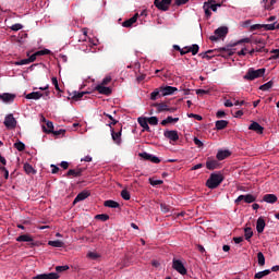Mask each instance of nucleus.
<instances>
[{
	"mask_svg": "<svg viewBox=\"0 0 279 279\" xmlns=\"http://www.w3.org/2000/svg\"><path fill=\"white\" fill-rule=\"evenodd\" d=\"M84 171H86V168L76 167L75 169H70L65 175L66 178H82V173H84Z\"/></svg>",
	"mask_w": 279,
	"mask_h": 279,
	"instance_id": "obj_6",
	"label": "nucleus"
},
{
	"mask_svg": "<svg viewBox=\"0 0 279 279\" xmlns=\"http://www.w3.org/2000/svg\"><path fill=\"white\" fill-rule=\"evenodd\" d=\"M214 34L215 35H211L209 37V40H211V43H217V40H219V38H226V36H228V27L220 26L214 32Z\"/></svg>",
	"mask_w": 279,
	"mask_h": 279,
	"instance_id": "obj_3",
	"label": "nucleus"
},
{
	"mask_svg": "<svg viewBox=\"0 0 279 279\" xmlns=\"http://www.w3.org/2000/svg\"><path fill=\"white\" fill-rule=\"evenodd\" d=\"M257 260H258L259 267H264V265H265V255L263 254V252L257 253Z\"/></svg>",
	"mask_w": 279,
	"mask_h": 279,
	"instance_id": "obj_39",
	"label": "nucleus"
},
{
	"mask_svg": "<svg viewBox=\"0 0 279 279\" xmlns=\"http://www.w3.org/2000/svg\"><path fill=\"white\" fill-rule=\"evenodd\" d=\"M248 130H252L253 132H256V134H263L265 132V128L258 124V122H253L250 126Z\"/></svg>",
	"mask_w": 279,
	"mask_h": 279,
	"instance_id": "obj_21",
	"label": "nucleus"
},
{
	"mask_svg": "<svg viewBox=\"0 0 279 279\" xmlns=\"http://www.w3.org/2000/svg\"><path fill=\"white\" fill-rule=\"evenodd\" d=\"M0 171L4 174L5 180H8V178H10V171H8V168L5 166H1Z\"/></svg>",
	"mask_w": 279,
	"mask_h": 279,
	"instance_id": "obj_49",
	"label": "nucleus"
},
{
	"mask_svg": "<svg viewBox=\"0 0 279 279\" xmlns=\"http://www.w3.org/2000/svg\"><path fill=\"white\" fill-rule=\"evenodd\" d=\"M277 2L278 0H270V3L265 4V10H268L270 12L271 10H274V5H276Z\"/></svg>",
	"mask_w": 279,
	"mask_h": 279,
	"instance_id": "obj_47",
	"label": "nucleus"
},
{
	"mask_svg": "<svg viewBox=\"0 0 279 279\" xmlns=\"http://www.w3.org/2000/svg\"><path fill=\"white\" fill-rule=\"evenodd\" d=\"M87 197H90V192L87 190H84L76 195V197L73 201V204L75 205L78 202H84V199H87Z\"/></svg>",
	"mask_w": 279,
	"mask_h": 279,
	"instance_id": "obj_11",
	"label": "nucleus"
},
{
	"mask_svg": "<svg viewBox=\"0 0 279 279\" xmlns=\"http://www.w3.org/2000/svg\"><path fill=\"white\" fill-rule=\"evenodd\" d=\"M208 53H213V50H208L207 52L199 53V57L206 60H210V56Z\"/></svg>",
	"mask_w": 279,
	"mask_h": 279,
	"instance_id": "obj_61",
	"label": "nucleus"
},
{
	"mask_svg": "<svg viewBox=\"0 0 279 279\" xmlns=\"http://www.w3.org/2000/svg\"><path fill=\"white\" fill-rule=\"evenodd\" d=\"M68 269H69V266H57L56 267V271L58 272V274H62V271H68Z\"/></svg>",
	"mask_w": 279,
	"mask_h": 279,
	"instance_id": "obj_55",
	"label": "nucleus"
},
{
	"mask_svg": "<svg viewBox=\"0 0 279 279\" xmlns=\"http://www.w3.org/2000/svg\"><path fill=\"white\" fill-rule=\"evenodd\" d=\"M263 202H266L267 204H276V202H278V196L275 194H266L263 197Z\"/></svg>",
	"mask_w": 279,
	"mask_h": 279,
	"instance_id": "obj_23",
	"label": "nucleus"
},
{
	"mask_svg": "<svg viewBox=\"0 0 279 279\" xmlns=\"http://www.w3.org/2000/svg\"><path fill=\"white\" fill-rule=\"evenodd\" d=\"M231 156L230 150H219L216 155L217 160H226V158H229Z\"/></svg>",
	"mask_w": 279,
	"mask_h": 279,
	"instance_id": "obj_25",
	"label": "nucleus"
},
{
	"mask_svg": "<svg viewBox=\"0 0 279 279\" xmlns=\"http://www.w3.org/2000/svg\"><path fill=\"white\" fill-rule=\"evenodd\" d=\"M160 95L162 96V93H160V90L155 89L151 94H150V99L151 101H156V99H158V97H160Z\"/></svg>",
	"mask_w": 279,
	"mask_h": 279,
	"instance_id": "obj_42",
	"label": "nucleus"
},
{
	"mask_svg": "<svg viewBox=\"0 0 279 279\" xmlns=\"http://www.w3.org/2000/svg\"><path fill=\"white\" fill-rule=\"evenodd\" d=\"M172 269H174V271H178V274H181V276H186V267H184V264L180 259L173 258Z\"/></svg>",
	"mask_w": 279,
	"mask_h": 279,
	"instance_id": "obj_4",
	"label": "nucleus"
},
{
	"mask_svg": "<svg viewBox=\"0 0 279 279\" xmlns=\"http://www.w3.org/2000/svg\"><path fill=\"white\" fill-rule=\"evenodd\" d=\"M149 183L151 184V186H159L160 184L163 183V181L149 179Z\"/></svg>",
	"mask_w": 279,
	"mask_h": 279,
	"instance_id": "obj_56",
	"label": "nucleus"
},
{
	"mask_svg": "<svg viewBox=\"0 0 279 279\" xmlns=\"http://www.w3.org/2000/svg\"><path fill=\"white\" fill-rule=\"evenodd\" d=\"M87 257L90 258L92 260H97V258L99 257V254H97L95 252H89L87 254Z\"/></svg>",
	"mask_w": 279,
	"mask_h": 279,
	"instance_id": "obj_58",
	"label": "nucleus"
},
{
	"mask_svg": "<svg viewBox=\"0 0 279 279\" xmlns=\"http://www.w3.org/2000/svg\"><path fill=\"white\" fill-rule=\"evenodd\" d=\"M16 241L19 243H32V241H34L33 238H31L29 234H23L16 238Z\"/></svg>",
	"mask_w": 279,
	"mask_h": 279,
	"instance_id": "obj_27",
	"label": "nucleus"
},
{
	"mask_svg": "<svg viewBox=\"0 0 279 279\" xmlns=\"http://www.w3.org/2000/svg\"><path fill=\"white\" fill-rule=\"evenodd\" d=\"M178 121H180V118H173L171 116H169L167 119L161 121V125H169V123H178Z\"/></svg>",
	"mask_w": 279,
	"mask_h": 279,
	"instance_id": "obj_30",
	"label": "nucleus"
},
{
	"mask_svg": "<svg viewBox=\"0 0 279 279\" xmlns=\"http://www.w3.org/2000/svg\"><path fill=\"white\" fill-rule=\"evenodd\" d=\"M157 112H167L169 109V106L165 102L156 104Z\"/></svg>",
	"mask_w": 279,
	"mask_h": 279,
	"instance_id": "obj_35",
	"label": "nucleus"
},
{
	"mask_svg": "<svg viewBox=\"0 0 279 279\" xmlns=\"http://www.w3.org/2000/svg\"><path fill=\"white\" fill-rule=\"evenodd\" d=\"M228 120H218L216 121V130L220 131V130H226V128H228Z\"/></svg>",
	"mask_w": 279,
	"mask_h": 279,
	"instance_id": "obj_28",
	"label": "nucleus"
},
{
	"mask_svg": "<svg viewBox=\"0 0 279 279\" xmlns=\"http://www.w3.org/2000/svg\"><path fill=\"white\" fill-rule=\"evenodd\" d=\"M138 156L140 158H143L144 160H148L150 162L153 155L148 153H140Z\"/></svg>",
	"mask_w": 279,
	"mask_h": 279,
	"instance_id": "obj_48",
	"label": "nucleus"
},
{
	"mask_svg": "<svg viewBox=\"0 0 279 279\" xmlns=\"http://www.w3.org/2000/svg\"><path fill=\"white\" fill-rule=\"evenodd\" d=\"M206 167L209 171H215V169H219V161L217 160H213V159H208L206 161Z\"/></svg>",
	"mask_w": 279,
	"mask_h": 279,
	"instance_id": "obj_22",
	"label": "nucleus"
},
{
	"mask_svg": "<svg viewBox=\"0 0 279 279\" xmlns=\"http://www.w3.org/2000/svg\"><path fill=\"white\" fill-rule=\"evenodd\" d=\"M194 144L198 147H204V142L197 137H194Z\"/></svg>",
	"mask_w": 279,
	"mask_h": 279,
	"instance_id": "obj_64",
	"label": "nucleus"
},
{
	"mask_svg": "<svg viewBox=\"0 0 279 279\" xmlns=\"http://www.w3.org/2000/svg\"><path fill=\"white\" fill-rule=\"evenodd\" d=\"M52 134L54 136H64V134H66V130L61 129V130H58V131H53Z\"/></svg>",
	"mask_w": 279,
	"mask_h": 279,
	"instance_id": "obj_53",
	"label": "nucleus"
},
{
	"mask_svg": "<svg viewBox=\"0 0 279 279\" xmlns=\"http://www.w3.org/2000/svg\"><path fill=\"white\" fill-rule=\"evenodd\" d=\"M48 245H50L51 247H64V242L60 240L49 241Z\"/></svg>",
	"mask_w": 279,
	"mask_h": 279,
	"instance_id": "obj_37",
	"label": "nucleus"
},
{
	"mask_svg": "<svg viewBox=\"0 0 279 279\" xmlns=\"http://www.w3.org/2000/svg\"><path fill=\"white\" fill-rule=\"evenodd\" d=\"M15 66H23L25 64H31L29 59H22L20 61L14 62Z\"/></svg>",
	"mask_w": 279,
	"mask_h": 279,
	"instance_id": "obj_46",
	"label": "nucleus"
},
{
	"mask_svg": "<svg viewBox=\"0 0 279 279\" xmlns=\"http://www.w3.org/2000/svg\"><path fill=\"white\" fill-rule=\"evenodd\" d=\"M52 84L54 85L56 90L62 93V89H60V85L58 84V77H52Z\"/></svg>",
	"mask_w": 279,
	"mask_h": 279,
	"instance_id": "obj_57",
	"label": "nucleus"
},
{
	"mask_svg": "<svg viewBox=\"0 0 279 279\" xmlns=\"http://www.w3.org/2000/svg\"><path fill=\"white\" fill-rule=\"evenodd\" d=\"M270 53H272V56L270 57V60H278L279 49L271 50Z\"/></svg>",
	"mask_w": 279,
	"mask_h": 279,
	"instance_id": "obj_52",
	"label": "nucleus"
},
{
	"mask_svg": "<svg viewBox=\"0 0 279 279\" xmlns=\"http://www.w3.org/2000/svg\"><path fill=\"white\" fill-rule=\"evenodd\" d=\"M47 128L44 126V131L47 133V134H52L53 132V122L51 121H48L46 123Z\"/></svg>",
	"mask_w": 279,
	"mask_h": 279,
	"instance_id": "obj_40",
	"label": "nucleus"
},
{
	"mask_svg": "<svg viewBox=\"0 0 279 279\" xmlns=\"http://www.w3.org/2000/svg\"><path fill=\"white\" fill-rule=\"evenodd\" d=\"M160 208H161V213H169L171 210V206H169L165 203L160 204Z\"/></svg>",
	"mask_w": 279,
	"mask_h": 279,
	"instance_id": "obj_51",
	"label": "nucleus"
},
{
	"mask_svg": "<svg viewBox=\"0 0 279 279\" xmlns=\"http://www.w3.org/2000/svg\"><path fill=\"white\" fill-rule=\"evenodd\" d=\"M104 206H106V208H121V204L112 199L105 201Z\"/></svg>",
	"mask_w": 279,
	"mask_h": 279,
	"instance_id": "obj_24",
	"label": "nucleus"
},
{
	"mask_svg": "<svg viewBox=\"0 0 279 279\" xmlns=\"http://www.w3.org/2000/svg\"><path fill=\"white\" fill-rule=\"evenodd\" d=\"M244 236H245V241H251L252 236H254V231H252V228L247 227L244 229Z\"/></svg>",
	"mask_w": 279,
	"mask_h": 279,
	"instance_id": "obj_34",
	"label": "nucleus"
},
{
	"mask_svg": "<svg viewBox=\"0 0 279 279\" xmlns=\"http://www.w3.org/2000/svg\"><path fill=\"white\" fill-rule=\"evenodd\" d=\"M272 87H274V81H269L266 84L260 85L259 90L266 92V90H269V88H272Z\"/></svg>",
	"mask_w": 279,
	"mask_h": 279,
	"instance_id": "obj_38",
	"label": "nucleus"
},
{
	"mask_svg": "<svg viewBox=\"0 0 279 279\" xmlns=\"http://www.w3.org/2000/svg\"><path fill=\"white\" fill-rule=\"evenodd\" d=\"M24 171L27 173V175H35L36 173V170L29 163H24Z\"/></svg>",
	"mask_w": 279,
	"mask_h": 279,
	"instance_id": "obj_32",
	"label": "nucleus"
},
{
	"mask_svg": "<svg viewBox=\"0 0 279 279\" xmlns=\"http://www.w3.org/2000/svg\"><path fill=\"white\" fill-rule=\"evenodd\" d=\"M121 197L122 199H125V202H129V199H131L132 196L130 195V192L128 190H122Z\"/></svg>",
	"mask_w": 279,
	"mask_h": 279,
	"instance_id": "obj_44",
	"label": "nucleus"
},
{
	"mask_svg": "<svg viewBox=\"0 0 279 279\" xmlns=\"http://www.w3.org/2000/svg\"><path fill=\"white\" fill-rule=\"evenodd\" d=\"M149 125H158V117L147 118Z\"/></svg>",
	"mask_w": 279,
	"mask_h": 279,
	"instance_id": "obj_50",
	"label": "nucleus"
},
{
	"mask_svg": "<svg viewBox=\"0 0 279 279\" xmlns=\"http://www.w3.org/2000/svg\"><path fill=\"white\" fill-rule=\"evenodd\" d=\"M121 132H122L121 126L118 132H116L114 129L111 128V136L116 145H121Z\"/></svg>",
	"mask_w": 279,
	"mask_h": 279,
	"instance_id": "obj_18",
	"label": "nucleus"
},
{
	"mask_svg": "<svg viewBox=\"0 0 279 279\" xmlns=\"http://www.w3.org/2000/svg\"><path fill=\"white\" fill-rule=\"evenodd\" d=\"M184 49H187V51L192 53V56H197V53H199V45L197 44H194L192 46H186L184 47Z\"/></svg>",
	"mask_w": 279,
	"mask_h": 279,
	"instance_id": "obj_26",
	"label": "nucleus"
},
{
	"mask_svg": "<svg viewBox=\"0 0 279 279\" xmlns=\"http://www.w3.org/2000/svg\"><path fill=\"white\" fill-rule=\"evenodd\" d=\"M136 21H138V13H135L132 17L124 21L122 23V27H132V25H134V23H136Z\"/></svg>",
	"mask_w": 279,
	"mask_h": 279,
	"instance_id": "obj_20",
	"label": "nucleus"
},
{
	"mask_svg": "<svg viewBox=\"0 0 279 279\" xmlns=\"http://www.w3.org/2000/svg\"><path fill=\"white\" fill-rule=\"evenodd\" d=\"M95 90H97L100 95H107V96L112 95V89L110 87H106L104 85H97L95 87Z\"/></svg>",
	"mask_w": 279,
	"mask_h": 279,
	"instance_id": "obj_17",
	"label": "nucleus"
},
{
	"mask_svg": "<svg viewBox=\"0 0 279 279\" xmlns=\"http://www.w3.org/2000/svg\"><path fill=\"white\" fill-rule=\"evenodd\" d=\"M269 274H271V270H269V269L259 271V272L255 274V279H263V278H265V276H269Z\"/></svg>",
	"mask_w": 279,
	"mask_h": 279,
	"instance_id": "obj_36",
	"label": "nucleus"
},
{
	"mask_svg": "<svg viewBox=\"0 0 279 279\" xmlns=\"http://www.w3.org/2000/svg\"><path fill=\"white\" fill-rule=\"evenodd\" d=\"M266 226H267V223L265 222V218L259 217L256 222V230H257L258 234H263V232H265Z\"/></svg>",
	"mask_w": 279,
	"mask_h": 279,
	"instance_id": "obj_15",
	"label": "nucleus"
},
{
	"mask_svg": "<svg viewBox=\"0 0 279 279\" xmlns=\"http://www.w3.org/2000/svg\"><path fill=\"white\" fill-rule=\"evenodd\" d=\"M263 27L265 32H274V29H276V23L263 24Z\"/></svg>",
	"mask_w": 279,
	"mask_h": 279,
	"instance_id": "obj_43",
	"label": "nucleus"
},
{
	"mask_svg": "<svg viewBox=\"0 0 279 279\" xmlns=\"http://www.w3.org/2000/svg\"><path fill=\"white\" fill-rule=\"evenodd\" d=\"M240 202H245V204H254V202H256V196H254L252 194L240 195L235 199V204H239Z\"/></svg>",
	"mask_w": 279,
	"mask_h": 279,
	"instance_id": "obj_7",
	"label": "nucleus"
},
{
	"mask_svg": "<svg viewBox=\"0 0 279 279\" xmlns=\"http://www.w3.org/2000/svg\"><path fill=\"white\" fill-rule=\"evenodd\" d=\"M44 94L40 93V92H32L29 94L26 95V99H35V100H38L40 99V97H43Z\"/></svg>",
	"mask_w": 279,
	"mask_h": 279,
	"instance_id": "obj_29",
	"label": "nucleus"
},
{
	"mask_svg": "<svg viewBox=\"0 0 279 279\" xmlns=\"http://www.w3.org/2000/svg\"><path fill=\"white\" fill-rule=\"evenodd\" d=\"M11 29H12V32H19V31L23 29V24H13L11 26Z\"/></svg>",
	"mask_w": 279,
	"mask_h": 279,
	"instance_id": "obj_59",
	"label": "nucleus"
},
{
	"mask_svg": "<svg viewBox=\"0 0 279 279\" xmlns=\"http://www.w3.org/2000/svg\"><path fill=\"white\" fill-rule=\"evenodd\" d=\"M0 99L4 101V104H12L14 99H16V95L10 94V93H4L0 95Z\"/></svg>",
	"mask_w": 279,
	"mask_h": 279,
	"instance_id": "obj_16",
	"label": "nucleus"
},
{
	"mask_svg": "<svg viewBox=\"0 0 279 279\" xmlns=\"http://www.w3.org/2000/svg\"><path fill=\"white\" fill-rule=\"evenodd\" d=\"M178 87L173 86H165L160 87L161 97H167V95H173V93H177Z\"/></svg>",
	"mask_w": 279,
	"mask_h": 279,
	"instance_id": "obj_13",
	"label": "nucleus"
},
{
	"mask_svg": "<svg viewBox=\"0 0 279 279\" xmlns=\"http://www.w3.org/2000/svg\"><path fill=\"white\" fill-rule=\"evenodd\" d=\"M51 53V50L49 49H44V50H38L35 53H33L29 58H28V62H36V58L40 57V56H49Z\"/></svg>",
	"mask_w": 279,
	"mask_h": 279,
	"instance_id": "obj_8",
	"label": "nucleus"
},
{
	"mask_svg": "<svg viewBox=\"0 0 279 279\" xmlns=\"http://www.w3.org/2000/svg\"><path fill=\"white\" fill-rule=\"evenodd\" d=\"M256 29H264L263 24H255L250 27V32H256Z\"/></svg>",
	"mask_w": 279,
	"mask_h": 279,
	"instance_id": "obj_54",
	"label": "nucleus"
},
{
	"mask_svg": "<svg viewBox=\"0 0 279 279\" xmlns=\"http://www.w3.org/2000/svg\"><path fill=\"white\" fill-rule=\"evenodd\" d=\"M84 95H88V92H74L72 95V99L74 101H80V99H82V97H84Z\"/></svg>",
	"mask_w": 279,
	"mask_h": 279,
	"instance_id": "obj_33",
	"label": "nucleus"
},
{
	"mask_svg": "<svg viewBox=\"0 0 279 279\" xmlns=\"http://www.w3.org/2000/svg\"><path fill=\"white\" fill-rule=\"evenodd\" d=\"M254 45H259V46L255 47V51L257 53H263V52L268 53L269 50H267L265 48V40L264 39H255Z\"/></svg>",
	"mask_w": 279,
	"mask_h": 279,
	"instance_id": "obj_9",
	"label": "nucleus"
},
{
	"mask_svg": "<svg viewBox=\"0 0 279 279\" xmlns=\"http://www.w3.org/2000/svg\"><path fill=\"white\" fill-rule=\"evenodd\" d=\"M150 162H153L154 165H160V158H158L157 156L151 155Z\"/></svg>",
	"mask_w": 279,
	"mask_h": 279,
	"instance_id": "obj_62",
	"label": "nucleus"
},
{
	"mask_svg": "<svg viewBox=\"0 0 279 279\" xmlns=\"http://www.w3.org/2000/svg\"><path fill=\"white\" fill-rule=\"evenodd\" d=\"M210 3H215V0L208 1L204 3V10H205V16H207V19H210V16H213V12H210V9L208 8V5H210Z\"/></svg>",
	"mask_w": 279,
	"mask_h": 279,
	"instance_id": "obj_31",
	"label": "nucleus"
},
{
	"mask_svg": "<svg viewBox=\"0 0 279 279\" xmlns=\"http://www.w3.org/2000/svg\"><path fill=\"white\" fill-rule=\"evenodd\" d=\"M4 125L5 128L9 129H14L16 128V119L14 118L13 114H8L4 119Z\"/></svg>",
	"mask_w": 279,
	"mask_h": 279,
	"instance_id": "obj_10",
	"label": "nucleus"
},
{
	"mask_svg": "<svg viewBox=\"0 0 279 279\" xmlns=\"http://www.w3.org/2000/svg\"><path fill=\"white\" fill-rule=\"evenodd\" d=\"M60 275L58 272H49V274H41L33 277L32 279H59Z\"/></svg>",
	"mask_w": 279,
	"mask_h": 279,
	"instance_id": "obj_14",
	"label": "nucleus"
},
{
	"mask_svg": "<svg viewBox=\"0 0 279 279\" xmlns=\"http://www.w3.org/2000/svg\"><path fill=\"white\" fill-rule=\"evenodd\" d=\"M221 182H223V174L221 173H211L209 180L206 181L207 189H217Z\"/></svg>",
	"mask_w": 279,
	"mask_h": 279,
	"instance_id": "obj_1",
	"label": "nucleus"
},
{
	"mask_svg": "<svg viewBox=\"0 0 279 279\" xmlns=\"http://www.w3.org/2000/svg\"><path fill=\"white\" fill-rule=\"evenodd\" d=\"M190 0H174V5H186V2H189Z\"/></svg>",
	"mask_w": 279,
	"mask_h": 279,
	"instance_id": "obj_63",
	"label": "nucleus"
},
{
	"mask_svg": "<svg viewBox=\"0 0 279 279\" xmlns=\"http://www.w3.org/2000/svg\"><path fill=\"white\" fill-rule=\"evenodd\" d=\"M95 219H98L99 221H108V219H110V216L107 214H99L95 216Z\"/></svg>",
	"mask_w": 279,
	"mask_h": 279,
	"instance_id": "obj_41",
	"label": "nucleus"
},
{
	"mask_svg": "<svg viewBox=\"0 0 279 279\" xmlns=\"http://www.w3.org/2000/svg\"><path fill=\"white\" fill-rule=\"evenodd\" d=\"M14 147L17 149V151H25V144L23 142H16Z\"/></svg>",
	"mask_w": 279,
	"mask_h": 279,
	"instance_id": "obj_45",
	"label": "nucleus"
},
{
	"mask_svg": "<svg viewBox=\"0 0 279 279\" xmlns=\"http://www.w3.org/2000/svg\"><path fill=\"white\" fill-rule=\"evenodd\" d=\"M163 136L172 141L173 143L180 141V135H178V131H165Z\"/></svg>",
	"mask_w": 279,
	"mask_h": 279,
	"instance_id": "obj_12",
	"label": "nucleus"
},
{
	"mask_svg": "<svg viewBox=\"0 0 279 279\" xmlns=\"http://www.w3.org/2000/svg\"><path fill=\"white\" fill-rule=\"evenodd\" d=\"M137 123H140L141 128H143L144 132H151V129L149 128V122L147 118H138Z\"/></svg>",
	"mask_w": 279,
	"mask_h": 279,
	"instance_id": "obj_19",
	"label": "nucleus"
},
{
	"mask_svg": "<svg viewBox=\"0 0 279 279\" xmlns=\"http://www.w3.org/2000/svg\"><path fill=\"white\" fill-rule=\"evenodd\" d=\"M265 68L254 70V68H250L244 75V80L248 82H254V80H258V77H263L265 75Z\"/></svg>",
	"mask_w": 279,
	"mask_h": 279,
	"instance_id": "obj_2",
	"label": "nucleus"
},
{
	"mask_svg": "<svg viewBox=\"0 0 279 279\" xmlns=\"http://www.w3.org/2000/svg\"><path fill=\"white\" fill-rule=\"evenodd\" d=\"M173 0H155V7L161 10V12H167L169 10V5Z\"/></svg>",
	"mask_w": 279,
	"mask_h": 279,
	"instance_id": "obj_5",
	"label": "nucleus"
},
{
	"mask_svg": "<svg viewBox=\"0 0 279 279\" xmlns=\"http://www.w3.org/2000/svg\"><path fill=\"white\" fill-rule=\"evenodd\" d=\"M207 8L211 10L213 12H217V8H221V3L217 4H208Z\"/></svg>",
	"mask_w": 279,
	"mask_h": 279,
	"instance_id": "obj_60",
	"label": "nucleus"
}]
</instances>
